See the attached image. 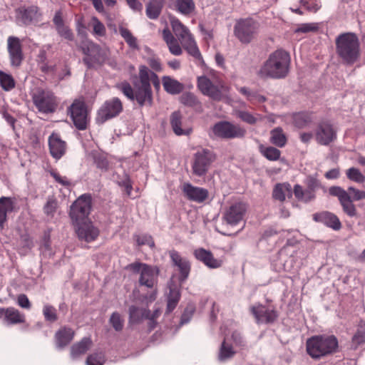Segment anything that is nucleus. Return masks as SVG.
Instances as JSON below:
<instances>
[{
	"label": "nucleus",
	"mask_w": 365,
	"mask_h": 365,
	"mask_svg": "<svg viewBox=\"0 0 365 365\" xmlns=\"http://www.w3.org/2000/svg\"><path fill=\"white\" fill-rule=\"evenodd\" d=\"M148 71L145 66L139 68V81L134 83V88L124 82L118 86V88L130 100H135L140 106L153 104V91L150 84L148 83Z\"/></svg>",
	"instance_id": "obj_1"
},
{
	"label": "nucleus",
	"mask_w": 365,
	"mask_h": 365,
	"mask_svg": "<svg viewBox=\"0 0 365 365\" xmlns=\"http://www.w3.org/2000/svg\"><path fill=\"white\" fill-rule=\"evenodd\" d=\"M289 54L283 50H277L271 53L268 59L258 71V76L262 78H282L289 73Z\"/></svg>",
	"instance_id": "obj_2"
},
{
	"label": "nucleus",
	"mask_w": 365,
	"mask_h": 365,
	"mask_svg": "<svg viewBox=\"0 0 365 365\" xmlns=\"http://www.w3.org/2000/svg\"><path fill=\"white\" fill-rule=\"evenodd\" d=\"M336 53L346 64H353L360 56V44L358 37L353 33L340 34L336 38Z\"/></svg>",
	"instance_id": "obj_3"
},
{
	"label": "nucleus",
	"mask_w": 365,
	"mask_h": 365,
	"mask_svg": "<svg viewBox=\"0 0 365 365\" xmlns=\"http://www.w3.org/2000/svg\"><path fill=\"white\" fill-rule=\"evenodd\" d=\"M339 343L334 335H317L309 338L306 342L307 354L312 359L332 354L337 351Z\"/></svg>",
	"instance_id": "obj_4"
},
{
	"label": "nucleus",
	"mask_w": 365,
	"mask_h": 365,
	"mask_svg": "<svg viewBox=\"0 0 365 365\" xmlns=\"http://www.w3.org/2000/svg\"><path fill=\"white\" fill-rule=\"evenodd\" d=\"M197 88L203 95L208 96L215 101H220L227 98L230 89L223 81H212L206 76L197 78Z\"/></svg>",
	"instance_id": "obj_5"
},
{
	"label": "nucleus",
	"mask_w": 365,
	"mask_h": 365,
	"mask_svg": "<svg viewBox=\"0 0 365 365\" xmlns=\"http://www.w3.org/2000/svg\"><path fill=\"white\" fill-rule=\"evenodd\" d=\"M173 31L187 53L197 59L201 58L200 52L189 29L178 19L170 21Z\"/></svg>",
	"instance_id": "obj_6"
},
{
	"label": "nucleus",
	"mask_w": 365,
	"mask_h": 365,
	"mask_svg": "<svg viewBox=\"0 0 365 365\" xmlns=\"http://www.w3.org/2000/svg\"><path fill=\"white\" fill-rule=\"evenodd\" d=\"M133 273L139 274L138 282L140 286L153 288L157 283L159 269L155 266L142 262H133L128 266Z\"/></svg>",
	"instance_id": "obj_7"
},
{
	"label": "nucleus",
	"mask_w": 365,
	"mask_h": 365,
	"mask_svg": "<svg viewBox=\"0 0 365 365\" xmlns=\"http://www.w3.org/2000/svg\"><path fill=\"white\" fill-rule=\"evenodd\" d=\"M259 30V24L251 18L242 19L237 21L234 27L235 36L242 43L251 42Z\"/></svg>",
	"instance_id": "obj_8"
},
{
	"label": "nucleus",
	"mask_w": 365,
	"mask_h": 365,
	"mask_svg": "<svg viewBox=\"0 0 365 365\" xmlns=\"http://www.w3.org/2000/svg\"><path fill=\"white\" fill-rule=\"evenodd\" d=\"M215 159L216 156L211 150L207 149L198 150L193 156L192 163V173L198 177L205 175Z\"/></svg>",
	"instance_id": "obj_9"
},
{
	"label": "nucleus",
	"mask_w": 365,
	"mask_h": 365,
	"mask_svg": "<svg viewBox=\"0 0 365 365\" xmlns=\"http://www.w3.org/2000/svg\"><path fill=\"white\" fill-rule=\"evenodd\" d=\"M91 209V197L83 195L71 206L70 217L74 225L88 221V216Z\"/></svg>",
	"instance_id": "obj_10"
},
{
	"label": "nucleus",
	"mask_w": 365,
	"mask_h": 365,
	"mask_svg": "<svg viewBox=\"0 0 365 365\" xmlns=\"http://www.w3.org/2000/svg\"><path fill=\"white\" fill-rule=\"evenodd\" d=\"M246 130L238 125L220 121L212 128V135L223 139L239 138L245 136Z\"/></svg>",
	"instance_id": "obj_11"
},
{
	"label": "nucleus",
	"mask_w": 365,
	"mask_h": 365,
	"mask_svg": "<svg viewBox=\"0 0 365 365\" xmlns=\"http://www.w3.org/2000/svg\"><path fill=\"white\" fill-rule=\"evenodd\" d=\"M160 315V311L155 309L153 313L148 309L137 307L132 305L129 307V322L132 324H139L143 319H148V326L150 329H153L156 326V319Z\"/></svg>",
	"instance_id": "obj_12"
},
{
	"label": "nucleus",
	"mask_w": 365,
	"mask_h": 365,
	"mask_svg": "<svg viewBox=\"0 0 365 365\" xmlns=\"http://www.w3.org/2000/svg\"><path fill=\"white\" fill-rule=\"evenodd\" d=\"M123 110V103L118 98H113L104 102L98 110L96 121L103 124L118 116Z\"/></svg>",
	"instance_id": "obj_13"
},
{
	"label": "nucleus",
	"mask_w": 365,
	"mask_h": 365,
	"mask_svg": "<svg viewBox=\"0 0 365 365\" xmlns=\"http://www.w3.org/2000/svg\"><path fill=\"white\" fill-rule=\"evenodd\" d=\"M68 112L76 128L85 130L88 123V110L84 101L76 99L70 106Z\"/></svg>",
	"instance_id": "obj_14"
},
{
	"label": "nucleus",
	"mask_w": 365,
	"mask_h": 365,
	"mask_svg": "<svg viewBox=\"0 0 365 365\" xmlns=\"http://www.w3.org/2000/svg\"><path fill=\"white\" fill-rule=\"evenodd\" d=\"M34 103L40 112L48 113L53 112L57 106L56 98L48 91H41L33 96Z\"/></svg>",
	"instance_id": "obj_15"
},
{
	"label": "nucleus",
	"mask_w": 365,
	"mask_h": 365,
	"mask_svg": "<svg viewBox=\"0 0 365 365\" xmlns=\"http://www.w3.org/2000/svg\"><path fill=\"white\" fill-rule=\"evenodd\" d=\"M82 50L87 56L83 61L89 66L93 63H102L106 58V52L98 45L91 41L86 42L82 46Z\"/></svg>",
	"instance_id": "obj_16"
},
{
	"label": "nucleus",
	"mask_w": 365,
	"mask_h": 365,
	"mask_svg": "<svg viewBox=\"0 0 365 365\" xmlns=\"http://www.w3.org/2000/svg\"><path fill=\"white\" fill-rule=\"evenodd\" d=\"M245 212L246 206L244 203H234L225 211L222 220L227 225L235 226L243 220Z\"/></svg>",
	"instance_id": "obj_17"
},
{
	"label": "nucleus",
	"mask_w": 365,
	"mask_h": 365,
	"mask_svg": "<svg viewBox=\"0 0 365 365\" xmlns=\"http://www.w3.org/2000/svg\"><path fill=\"white\" fill-rule=\"evenodd\" d=\"M41 14L35 6H21L16 10V21L19 24L29 25L38 22Z\"/></svg>",
	"instance_id": "obj_18"
},
{
	"label": "nucleus",
	"mask_w": 365,
	"mask_h": 365,
	"mask_svg": "<svg viewBox=\"0 0 365 365\" xmlns=\"http://www.w3.org/2000/svg\"><path fill=\"white\" fill-rule=\"evenodd\" d=\"M336 138V130L329 123L323 122L318 125L315 132L317 142L322 145H328Z\"/></svg>",
	"instance_id": "obj_19"
},
{
	"label": "nucleus",
	"mask_w": 365,
	"mask_h": 365,
	"mask_svg": "<svg viewBox=\"0 0 365 365\" xmlns=\"http://www.w3.org/2000/svg\"><path fill=\"white\" fill-rule=\"evenodd\" d=\"M76 232L80 240L90 242L94 241L99 235V230L91 221L76 224Z\"/></svg>",
	"instance_id": "obj_20"
},
{
	"label": "nucleus",
	"mask_w": 365,
	"mask_h": 365,
	"mask_svg": "<svg viewBox=\"0 0 365 365\" xmlns=\"http://www.w3.org/2000/svg\"><path fill=\"white\" fill-rule=\"evenodd\" d=\"M7 48L11 66H19L23 60V52L19 38L9 36L7 39Z\"/></svg>",
	"instance_id": "obj_21"
},
{
	"label": "nucleus",
	"mask_w": 365,
	"mask_h": 365,
	"mask_svg": "<svg viewBox=\"0 0 365 365\" xmlns=\"http://www.w3.org/2000/svg\"><path fill=\"white\" fill-rule=\"evenodd\" d=\"M251 312L255 316L256 321L258 324L260 323H272L277 318V312L273 309H268L262 304L253 306L251 308Z\"/></svg>",
	"instance_id": "obj_22"
},
{
	"label": "nucleus",
	"mask_w": 365,
	"mask_h": 365,
	"mask_svg": "<svg viewBox=\"0 0 365 365\" xmlns=\"http://www.w3.org/2000/svg\"><path fill=\"white\" fill-rule=\"evenodd\" d=\"M48 146L51 156L56 160L60 159L66 150V142L56 133H52L49 136Z\"/></svg>",
	"instance_id": "obj_23"
},
{
	"label": "nucleus",
	"mask_w": 365,
	"mask_h": 365,
	"mask_svg": "<svg viewBox=\"0 0 365 365\" xmlns=\"http://www.w3.org/2000/svg\"><path fill=\"white\" fill-rule=\"evenodd\" d=\"M182 191L190 200L202 202L208 197V191L202 187H195L190 183H184Z\"/></svg>",
	"instance_id": "obj_24"
},
{
	"label": "nucleus",
	"mask_w": 365,
	"mask_h": 365,
	"mask_svg": "<svg viewBox=\"0 0 365 365\" xmlns=\"http://www.w3.org/2000/svg\"><path fill=\"white\" fill-rule=\"evenodd\" d=\"M312 218L315 222L323 223L334 230H339L341 227V224L336 215L327 211L314 213Z\"/></svg>",
	"instance_id": "obj_25"
},
{
	"label": "nucleus",
	"mask_w": 365,
	"mask_h": 365,
	"mask_svg": "<svg viewBox=\"0 0 365 365\" xmlns=\"http://www.w3.org/2000/svg\"><path fill=\"white\" fill-rule=\"evenodd\" d=\"M170 257L174 265L178 267L180 272V280H185L187 278L190 270V264L189 262L185 258L182 257L179 253L175 250L170 252Z\"/></svg>",
	"instance_id": "obj_26"
},
{
	"label": "nucleus",
	"mask_w": 365,
	"mask_h": 365,
	"mask_svg": "<svg viewBox=\"0 0 365 365\" xmlns=\"http://www.w3.org/2000/svg\"><path fill=\"white\" fill-rule=\"evenodd\" d=\"M194 255L198 260L202 262L210 268H218L222 264L221 261L215 259L210 251L206 250L203 248L195 250Z\"/></svg>",
	"instance_id": "obj_27"
},
{
	"label": "nucleus",
	"mask_w": 365,
	"mask_h": 365,
	"mask_svg": "<svg viewBox=\"0 0 365 365\" xmlns=\"http://www.w3.org/2000/svg\"><path fill=\"white\" fill-rule=\"evenodd\" d=\"M74 331L68 327H63L55 334L56 346L58 348H63L67 346L73 339Z\"/></svg>",
	"instance_id": "obj_28"
},
{
	"label": "nucleus",
	"mask_w": 365,
	"mask_h": 365,
	"mask_svg": "<svg viewBox=\"0 0 365 365\" xmlns=\"http://www.w3.org/2000/svg\"><path fill=\"white\" fill-rule=\"evenodd\" d=\"M163 38L165 41L169 51L175 56H180L182 53V49L180 47L178 40L172 34L168 29H165L163 31Z\"/></svg>",
	"instance_id": "obj_29"
},
{
	"label": "nucleus",
	"mask_w": 365,
	"mask_h": 365,
	"mask_svg": "<svg viewBox=\"0 0 365 365\" xmlns=\"http://www.w3.org/2000/svg\"><path fill=\"white\" fill-rule=\"evenodd\" d=\"M92 340L90 337H84L81 341L76 343L71 347V356L76 359L80 356L86 354L92 346Z\"/></svg>",
	"instance_id": "obj_30"
},
{
	"label": "nucleus",
	"mask_w": 365,
	"mask_h": 365,
	"mask_svg": "<svg viewBox=\"0 0 365 365\" xmlns=\"http://www.w3.org/2000/svg\"><path fill=\"white\" fill-rule=\"evenodd\" d=\"M162 83L165 91L171 95L179 94L184 89L182 83L168 76L162 78Z\"/></svg>",
	"instance_id": "obj_31"
},
{
	"label": "nucleus",
	"mask_w": 365,
	"mask_h": 365,
	"mask_svg": "<svg viewBox=\"0 0 365 365\" xmlns=\"http://www.w3.org/2000/svg\"><path fill=\"white\" fill-rule=\"evenodd\" d=\"M25 322V316L18 309L14 307L6 308L5 317L4 322L7 325L16 324L24 323Z\"/></svg>",
	"instance_id": "obj_32"
},
{
	"label": "nucleus",
	"mask_w": 365,
	"mask_h": 365,
	"mask_svg": "<svg viewBox=\"0 0 365 365\" xmlns=\"http://www.w3.org/2000/svg\"><path fill=\"white\" fill-rule=\"evenodd\" d=\"M272 196L275 200L283 202L286 197L292 196V190L289 183H279L276 185L273 190Z\"/></svg>",
	"instance_id": "obj_33"
},
{
	"label": "nucleus",
	"mask_w": 365,
	"mask_h": 365,
	"mask_svg": "<svg viewBox=\"0 0 365 365\" xmlns=\"http://www.w3.org/2000/svg\"><path fill=\"white\" fill-rule=\"evenodd\" d=\"M182 115L180 112L175 111L172 113L170 116V124L174 133L177 135H189L191 129H182Z\"/></svg>",
	"instance_id": "obj_34"
},
{
	"label": "nucleus",
	"mask_w": 365,
	"mask_h": 365,
	"mask_svg": "<svg viewBox=\"0 0 365 365\" xmlns=\"http://www.w3.org/2000/svg\"><path fill=\"white\" fill-rule=\"evenodd\" d=\"M164 0H150L146 5L145 13L150 19H156L159 17Z\"/></svg>",
	"instance_id": "obj_35"
},
{
	"label": "nucleus",
	"mask_w": 365,
	"mask_h": 365,
	"mask_svg": "<svg viewBox=\"0 0 365 365\" xmlns=\"http://www.w3.org/2000/svg\"><path fill=\"white\" fill-rule=\"evenodd\" d=\"M14 209V202L10 197L0 198V227L2 228L7 219V212Z\"/></svg>",
	"instance_id": "obj_36"
},
{
	"label": "nucleus",
	"mask_w": 365,
	"mask_h": 365,
	"mask_svg": "<svg viewBox=\"0 0 365 365\" xmlns=\"http://www.w3.org/2000/svg\"><path fill=\"white\" fill-rule=\"evenodd\" d=\"M270 143L273 145L283 148L287 142V136L280 127H277L270 131Z\"/></svg>",
	"instance_id": "obj_37"
},
{
	"label": "nucleus",
	"mask_w": 365,
	"mask_h": 365,
	"mask_svg": "<svg viewBox=\"0 0 365 365\" xmlns=\"http://www.w3.org/2000/svg\"><path fill=\"white\" fill-rule=\"evenodd\" d=\"M293 123L298 128H304L312 122V118L308 113H297L292 115Z\"/></svg>",
	"instance_id": "obj_38"
},
{
	"label": "nucleus",
	"mask_w": 365,
	"mask_h": 365,
	"mask_svg": "<svg viewBox=\"0 0 365 365\" xmlns=\"http://www.w3.org/2000/svg\"><path fill=\"white\" fill-rule=\"evenodd\" d=\"M235 354V351L232 346L223 341L219 350L218 360L220 361H225L232 358Z\"/></svg>",
	"instance_id": "obj_39"
},
{
	"label": "nucleus",
	"mask_w": 365,
	"mask_h": 365,
	"mask_svg": "<svg viewBox=\"0 0 365 365\" xmlns=\"http://www.w3.org/2000/svg\"><path fill=\"white\" fill-rule=\"evenodd\" d=\"M175 6L177 10L184 15H189L195 8L193 0H176Z\"/></svg>",
	"instance_id": "obj_40"
},
{
	"label": "nucleus",
	"mask_w": 365,
	"mask_h": 365,
	"mask_svg": "<svg viewBox=\"0 0 365 365\" xmlns=\"http://www.w3.org/2000/svg\"><path fill=\"white\" fill-rule=\"evenodd\" d=\"M180 298V294L176 287H170V292L168 297L167 312H172L177 306Z\"/></svg>",
	"instance_id": "obj_41"
},
{
	"label": "nucleus",
	"mask_w": 365,
	"mask_h": 365,
	"mask_svg": "<svg viewBox=\"0 0 365 365\" xmlns=\"http://www.w3.org/2000/svg\"><path fill=\"white\" fill-rule=\"evenodd\" d=\"M259 150L264 158L271 161L277 160L281 155V151L272 146L264 147L263 145H260Z\"/></svg>",
	"instance_id": "obj_42"
},
{
	"label": "nucleus",
	"mask_w": 365,
	"mask_h": 365,
	"mask_svg": "<svg viewBox=\"0 0 365 365\" xmlns=\"http://www.w3.org/2000/svg\"><path fill=\"white\" fill-rule=\"evenodd\" d=\"M340 204L343 208L344 212L349 217H356L357 211L355 205H354L351 196L349 195L343 199Z\"/></svg>",
	"instance_id": "obj_43"
},
{
	"label": "nucleus",
	"mask_w": 365,
	"mask_h": 365,
	"mask_svg": "<svg viewBox=\"0 0 365 365\" xmlns=\"http://www.w3.org/2000/svg\"><path fill=\"white\" fill-rule=\"evenodd\" d=\"M119 33L131 48H138L137 38L128 29L120 26L119 28Z\"/></svg>",
	"instance_id": "obj_44"
},
{
	"label": "nucleus",
	"mask_w": 365,
	"mask_h": 365,
	"mask_svg": "<svg viewBox=\"0 0 365 365\" xmlns=\"http://www.w3.org/2000/svg\"><path fill=\"white\" fill-rule=\"evenodd\" d=\"M88 25L93 28V34L95 36L102 37L106 35V27L97 17L93 16Z\"/></svg>",
	"instance_id": "obj_45"
},
{
	"label": "nucleus",
	"mask_w": 365,
	"mask_h": 365,
	"mask_svg": "<svg viewBox=\"0 0 365 365\" xmlns=\"http://www.w3.org/2000/svg\"><path fill=\"white\" fill-rule=\"evenodd\" d=\"M0 84L5 91H10L15 86V81L13 77L0 71Z\"/></svg>",
	"instance_id": "obj_46"
},
{
	"label": "nucleus",
	"mask_w": 365,
	"mask_h": 365,
	"mask_svg": "<svg viewBox=\"0 0 365 365\" xmlns=\"http://www.w3.org/2000/svg\"><path fill=\"white\" fill-rule=\"evenodd\" d=\"M346 174L350 180L358 183H363L365 182V175H364L358 168H350L346 170Z\"/></svg>",
	"instance_id": "obj_47"
},
{
	"label": "nucleus",
	"mask_w": 365,
	"mask_h": 365,
	"mask_svg": "<svg viewBox=\"0 0 365 365\" xmlns=\"http://www.w3.org/2000/svg\"><path fill=\"white\" fill-rule=\"evenodd\" d=\"M237 115L242 120L249 124H255L257 120L261 119L260 115L257 114L254 115L245 110H239Z\"/></svg>",
	"instance_id": "obj_48"
},
{
	"label": "nucleus",
	"mask_w": 365,
	"mask_h": 365,
	"mask_svg": "<svg viewBox=\"0 0 365 365\" xmlns=\"http://www.w3.org/2000/svg\"><path fill=\"white\" fill-rule=\"evenodd\" d=\"M180 102L187 106H196L200 104L197 97L191 93H185L180 96Z\"/></svg>",
	"instance_id": "obj_49"
},
{
	"label": "nucleus",
	"mask_w": 365,
	"mask_h": 365,
	"mask_svg": "<svg viewBox=\"0 0 365 365\" xmlns=\"http://www.w3.org/2000/svg\"><path fill=\"white\" fill-rule=\"evenodd\" d=\"M109 322L117 331H121L123 328V320L118 312H113L111 314Z\"/></svg>",
	"instance_id": "obj_50"
},
{
	"label": "nucleus",
	"mask_w": 365,
	"mask_h": 365,
	"mask_svg": "<svg viewBox=\"0 0 365 365\" xmlns=\"http://www.w3.org/2000/svg\"><path fill=\"white\" fill-rule=\"evenodd\" d=\"M319 29L318 24L316 23H305L297 26L294 29L295 33H309L317 31Z\"/></svg>",
	"instance_id": "obj_51"
},
{
	"label": "nucleus",
	"mask_w": 365,
	"mask_h": 365,
	"mask_svg": "<svg viewBox=\"0 0 365 365\" xmlns=\"http://www.w3.org/2000/svg\"><path fill=\"white\" fill-rule=\"evenodd\" d=\"M86 365H103L105 362L102 353H96L89 355L86 359Z\"/></svg>",
	"instance_id": "obj_52"
},
{
	"label": "nucleus",
	"mask_w": 365,
	"mask_h": 365,
	"mask_svg": "<svg viewBox=\"0 0 365 365\" xmlns=\"http://www.w3.org/2000/svg\"><path fill=\"white\" fill-rule=\"evenodd\" d=\"M353 343L359 345L365 342V324L360 325L352 338Z\"/></svg>",
	"instance_id": "obj_53"
},
{
	"label": "nucleus",
	"mask_w": 365,
	"mask_h": 365,
	"mask_svg": "<svg viewBox=\"0 0 365 365\" xmlns=\"http://www.w3.org/2000/svg\"><path fill=\"white\" fill-rule=\"evenodd\" d=\"M43 313L45 319L47 321L53 322L57 320L56 312L53 307L50 305H45L43 307Z\"/></svg>",
	"instance_id": "obj_54"
},
{
	"label": "nucleus",
	"mask_w": 365,
	"mask_h": 365,
	"mask_svg": "<svg viewBox=\"0 0 365 365\" xmlns=\"http://www.w3.org/2000/svg\"><path fill=\"white\" fill-rule=\"evenodd\" d=\"M57 207V202L53 199H48L43 207L44 213L48 216H53Z\"/></svg>",
	"instance_id": "obj_55"
},
{
	"label": "nucleus",
	"mask_w": 365,
	"mask_h": 365,
	"mask_svg": "<svg viewBox=\"0 0 365 365\" xmlns=\"http://www.w3.org/2000/svg\"><path fill=\"white\" fill-rule=\"evenodd\" d=\"M136 242L138 245H147L150 247H154L155 243L153 240V238L150 235H137L135 237Z\"/></svg>",
	"instance_id": "obj_56"
},
{
	"label": "nucleus",
	"mask_w": 365,
	"mask_h": 365,
	"mask_svg": "<svg viewBox=\"0 0 365 365\" xmlns=\"http://www.w3.org/2000/svg\"><path fill=\"white\" fill-rule=\"evenodd\" d=\"M58 34L68 41H73L74 35L68 26L63 25L56 29Z\"/></svg>",
	"instance_id": "obj_57"
},
{
	"label": "nucleus",
	"mask_w": 365,
	"mask_h": 365,
	"mask_svg": "<svg viewBox=\"0 0 365 365\" xmlns=\"http://www.w3.org/2000/svg\"><path fill=\"white\" fill-rule=\"evenodd\" d=\"M329 193L333 196L338 197L339 202L349 195L346 191L337 186L331 187L329 188Z\"/></svg>",
	"instance_id": "obj_58"
},
{
	"label": "nucleus",
	"mask_w": 365,
	"mask_h": 365,
	"mask_svg": "<svg viewBox=\"0 0 365 365\" xmlns=\"http://www.w3.org/2000/svg\"><path fill=\"white\" fill-rule=\"evenodd\" d=\"M348 190L354 200L358 201L365 199V190H359L354 188V187H349Z\"/></svg>",
	"instance_id": "obj_59"
},
{
	"label": "nucleus",
	"mask_w": 365,
	"mask_h": 365,
	"mask_svg": "<svg viewBox=\"0 0 365 365\" xmlns=\"http://www.w3.org/2000/svg\"><path fill=\"white\" fill-rule=\"evenodd\" d=\"M146 70L148 71V83L150 84V82H152L156 90H159L160 87V83L158 76L154 72L150 71L148 67H146Z\"/></svg>",
	"instance_id": "obj_60"
},
{
	"label": "nucleus",
	"mask_w": 365,
	"mask_h": 365,
	"mask_svg": "<svg viewBox=\"0 0 365 365\" xmlns=\"http://www.w3.org/2000/svg\"><path fill=\"white\" fill-rule=\"evenodd\" d=\"M301 3L311 11H317L320 6L317 3V0H301Z\"/></svg>",
	"instance_id": "obj_61"
},
{
	"label": "nucleus",
	"mask_w": 365,
	"mask_h": 365,
	"mask_svg": "<svg viewBox=\"0 0 365 365\" xmlns=\"http://www.w3.org/2000/svg\"><path fill=\"white\" fill-rule=\"evenodd\" d=\"M306 182L307 188L314 191H315V190L319 188L320 186L319 180L317 178L312 176H309L307 178Z\"/></svg>",
	"instance_id": "obj_62"
},
{
	"label": "nucleus",
	"mask_w": 365,
	"mask_h": 365,
	"mask_svg": "<svg viewBox=\"0 0 365 365\" xmlns=\"http://www.w3.org/2000/svg\"><path fill=\"white\" fill-rule=\"evenodd\" d=\"M17 302L18 304L22 308L30 309L31 307L29 299L25 294H19L18 296Z\"/></svg>",
	"instance_id": "obj_63"
},
{
	"label": "nucleus",
	"mask_w": 365,
	"mask_h": 365,
	"mask_svg": "<svg viewBox=\"0 0 365 365\" xmlns=\"http://www.w3.org/2000/svg\"><path fill=\"white\" fill-rule=\"evenodd\" d=\"M128 6L134 11L140 12L143 9V4L138 0H125Z\"/></svg>",
	"instance_id": "obj_64"
}]
</instances>
